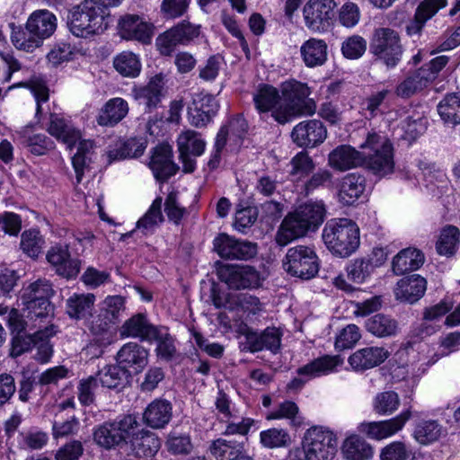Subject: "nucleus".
Wrapping results in <instances>:
<instances>
[{"instance_id":"obj_1","label":"nucleus","mask_w":460,"mask_h":460,"mask_svg":"<svg viewBox=\"0 0 460 460\" xmlns=\"http://www.w3.org/2000/svg\"><path fill=\"white\" fill-rule=\"evenodd\" d=\"M283 98L280 107L274 111V120L286 124L296 117L312 116L316 111V102L309 99L311 90L306 84L295 79L283 82L280 84Z\"/></svg>"},{"instance_id":"obj_2","label":"nucleus","mask_w":460,"mask_h":460,"mask_svg":"<svg viewBox=\"0 0 460 460\" xmlns=\"http://www.w3.org/2000/svg\"><path fill=\"white\" fill-rule=\"evenodd\" d=\"M322 238L326 248L340 258L349 257L360 245L359 227L353 220L345 217L327 221Z\"/></svg>"},{"instance_id":"obj_3","label":"nucleus","mask_w":460,"mask_h":460,"mask_svg":"<svg viewBox=\"0 0 460 460\" xmlns=\"http://www.w3.org/2000/svg\"><path fill=\"white\" fill-rule=\"evenodd\" d=\"M109 23L108 9L93 0H84L74 7L68 16L70 31L81 38L102 34Z\"/></svg>"},{"instance_id":"obj_4","label":"nucleus","mask_w":460,"mask_h":460,"mask_svg":"<svg viewBox=\"0 0 460 460\" xmlns=\"http://www.w3.org/2000/svg\"><path fill=\"white\" fill-rule=\"evenodd\" d=\"M359 147L363 150V164L375 175L385 177L394 172V148L386 136L369 132Z\"/></svg>"},{"instance_id":"obj_5","label":"nucleus","mask_w":460,"mask_h":460,"mask_svg":"<svg viewBox=\"0 0 460 460\" xmlns=\"http://www.w3.org/2000/svg\"><path fill=\"white\" fill-rule=\"evenodd\" d=\"M54 295V289L49 280L39 279L24 287L21 296L29 320L43 322L52 313L49 298Z\"/></svg>"},{"instance_id":"obj_6","label":"nucleus","mask_w":460,"mask_h":460,"mask_svg":"<svg viewBox=\"0 0 460 460\" xmlns=\"http://www.w3.org/2000/svg\"><path fill=\"white\" fill-rule=\"evenodd\" d=\"M139 430V423L137 417L126 415L119 420L104 422L97 426L93 430V440L105 448L111 449L117 446H123L126 440L137 435Z\"/></svg>"},{"instance_id":"obj_7","label":"nucleus","mask_w":460,"mask_h":460,"mask_svg":"<svg viewBox=\"0 0 460 460\" xmlns=\"http://www.w3.org/2000/svg\"><path fill=\"white\" fill-rule=\"evenodd\" d=\"M305 460H333L337 453V437L329 429L313 427L303 440Z\"/></svg>"},{"instance_id":"obj_8","label":"nucleus","mask_w":460,"mask_h":460,"mask_svg":"<svg viewBox=\"0 0 460 460\" xmlns=\"http://www.w3.org/2000/svg\"><path fill=\"white\" fill-rule=\"evenodd\" d=\"M370 52L387 67H394L402 56L399 33L390 28H377L370 41Z\"/></svg>"},{"instance_id":"obj_9","label":"nucleus","mask_w":460,"mask_h":460,"mask_svg":"<svg viewBox=\"0 0 460 460\" xmlns=\"http://www.w3.org/2000/svg\"><path fill=\"white\" fill-rule=\"evenodd\" d=\"M318 256L312 246L296 245L288 250L283 268L291 276L302 279L314 278L319 270Z\"/></svg>"},{"instance_id":"obj_10","label":"nucleus","mask_w":460,"mask_h":460,"mask_svg":"<svg viewBox=\"0 0 460 460\" xmlns=\"http://www.w3.org/2000/svg\"><path fill=\"white\" fill-rule=\"evenodd\" d=\"M216 269L219 280L225 282L230 288L244 289L255 288L260 284V274L253 267L217 261Z\"/></svg>"},{"instance_id":"obj_11","label":"nucleus","mask_w":460,"mask_h":460,"mask_svg":"<svg viewBox=\"0 0 460 460\" xmlns=\"http://www.w3.org/2000/svg\"><path fill=\"white\" fill-rule=\"evenodd\" d=\"M342 358L338 356L324 355L297 368L296 373L303 377H296L288 384V389L298 390L310 379L334 372L342 365Z\"/></svg>"},{"instance_id":"obj_12","label":"nucleus","mask_w":460,"mask_h":460,"mask_svg":"<svg viewBox=\"0 0 460 460\" xmlns=\"http://www.w3.org/2000/svg\"><path fill=\"white\" fill-rule=\"evenodd\" d=\"M214 251L223 259L247 261L257 254V244L237 239L227 234H219L213 241Z\"/></svg>"},{"instance_id":"obj_13","label":"nucleus","mask_w":460,"mask_h":460,"mask_svg":"<svg viewBox=\"0 0 460 460\" xmlns=\"http://www.w3.org/2000/svg\"><path fill=\"white\" fill-rule=\"evenodd\" d=\"M199 34V27L189 22H181L160 34L155 46L163 56H171L178 45H185Z\"/></svg>"},{"instance_id":"obj_14","label":"nucleus","mask_w":460,"mask_h":460,"mask_svg":"<svg viewBox=\"0 0 460 460\" xmlns=\"http://www.w3.org/2000/svg\"><path fill=\"white\" fill-rule=\"evenodd\" d=\"M336 6L334 0H309L303 9L306 27L313 31L327 30L335 15Z\"/></svg>"},{"instance_id":"obj_15","label":"nucleus","mask_w":460,"mask_h":460,"mask_svg":"<svg viewBox=\"0 0 460 460\" xmlns=\"http://www.w3.org/2000/svg\"><path fill=\"white\" fill-rule=\"evenodd\" d=\"M411 418V411L406 409L386 420L361 422L358 426V430L371 439L382 440L402 430Z\"/></svg>"},{"instance_id":"obj_16","label":"nucleus","mask_w":460,"mask_h":460,"mask_svg":"<svg viewBox=\"0 0 460 460\" xmlns=\"http://www.w3.org/2000/svg\"><path fill=\"white\" fill-rule=\"evenodd\" d=\"M326 137V127L321 120L315 119L299 122L291 132L293 142L303 148H314L322 144Z\"/></svg>"},{"instance_id":"obj_17","label":"nucleus","mask_w":460,"mask_h":460,"mask_svg":"<svg viewBox=\"0 0 460 460\" xmlns=\"http://www.w3.org/2000/svg\"><path fill=\"white\" fill-rule=\"evenodd\" d=\"M177 145L184 172H192L196 168V161L192 156H199L204 153L205 141L199 133L186 130L178 137Z\"/></svg>"},{"instance_id":"obj_18","label":"nucleus","mask_w":460,"mask_h":460,"mask_svg":"<svg viewBox=\"0 0 460 460\" xmlns=\"http://www.w3.org/2000/svg\"><path fill=\"white\" fill-rule=\"evenodd\" d=\"M122 39L149 44L154 35V25L137 14H126L118 22Z\"/></svg>"},{"instance_id":"obj_19","label":"nucleus","mask_w":460,"mask_h":460,"mask_svg":"<svg viewBox=\"0 0 460 460\" xmlns=\"http://www.w3.org/2000/svg\"><path fill=\"white\" fill-rule=\"evenodd\" d=\"M165 75L162 73L152 76L146 85L134 87L132 95L145 111L151 112L160 104L164 95Z\"/></svg>"},{"instance_id":"obj_20","label":"nucleus","mask_w":460,"mask_h":460,"mask_svg":"<svg viewBox=\"0 0 460 460\" xmlns=\"http://www.w3.org/2000/svg\"><path fill=\"white\" fill-rule=\"evenodd\" d=\"M48 262L55 269L59 276L66 279H73L80 271V261L71 258L68 245L56 244L47 252Z\"/></svg>"},{"instance_id":"obj_21","label":"nucleus","mask_w":460,"mask_h":460,"mask_svg":"<svg viewBox=\"0 0 460 460\" xmlns=\"http://www.w3.org/2000/svg\"><path fill=\"white\" fill-rule=\"evenodd\" d=\"M160 440L151 433H144L140 437L133 438L130 444L120 446V453H126L128 460H147L155 456L160 448Z\"/></svg>"},{"instance_id":"obj_22","label":"nucleus","mask_w":460,"mask_h":460,"mask_svg":"<svg viewBox=\"0 0 460 460\" xmlns=\"http://www.w3.org/2000/svg\"><path fill=\"white\" fill-rule=\"evenodd\" d=\"M282 335V332L276 327H268L260 333L250 332L245 336V345L253 353L267 349L277 354L280 349Z\"/></svg>"},{"instance_id":"obj_23","label":"nucleus","mask_w":460,"mask_h":460,"mask_svg":"<svg viewBox=\"0 0 460 460\" xmlns=\"http://www.w3.org/2000/svg\"><path fill=\"white\" fill-rule=\"evenodd\" d=\"M304 218L297 216L295 209L284 217L276 234V242L279 245H287L290 242L305 236L309 231H313Z\"/></svg>"},{"instance_id":"obj_24","label":"nucleus","mask_w":460,"mask_h":460,"mask_svg":"<svg viewBox=\"0 0 460 460\" xmlns=\"http://www.w3.org/2000/svg\"><path fill=\"white\" fill-rule=\"evenodd\" d=\"M116 361L122 368H132L138 373L148 363V350L142 345L130 341L124 344L117 352Z\"/></svg>"},{"instance_id":"obj_25","label":"nucleus","mask_w":460,"mask_h":460,"mask_svg":"<svg viewBox=\"0 0 460 460\" xmlns=\"http://www.w3.org/2000/svg\"><path fill=\"white\" fill-rule=\"evenodd\" d=\"M149 167L157 181H164L178 171L172 161V150L168 145H161L154 149Z\"/></svg>"},{"instance_id":"obj_26","label":"nucleus","mask_w":460,"mask_h":460,"mask_svg":"<svg viewBox=\"0 0 460 460\" xmlns=\"http://www.w3.org/2000/svg\"><path fill=\"white\" fill-rule=\"evenodd\" d=\"M363 151L349 145H341L328 155V165L339 172H345L363 164Z\"/></svg>"},{"instance_id":"obj_27","label":"nucleus","mask_w":460,"mask_h":460,"mask_svg":"<svg viewBox=\"0 0 460 460\" xmlns=\"http://www.w3.org/2000/svg\"><path fill=\"white\" fill-rule=\"evenodd\" d=\"M389 357L383 347H366L349 356V364L355 371H365L382 364Z\"/></svg>"},{"instance_id":"obj_28","label":"nucleus","mask_w":460,"mask_h":460,"mask_svg":"<svg viewBox=\"0 0 460 460\" xmlns=\"http://www.w3.org/2000/svg\"><path fill=\"white\" fill-rule=\"evenodd\" d=\"M157 327L151 324L145 314H136L128 318L119 328L121 338H134L152 341V335Z\"/></svg>"},{"instance_id":"obj_29","label":"nucleus","mask_w":460,"mask_h":460,"mask_svg":"<svg viewBox=\"0 0 460 460\" xmlns=\"http://www.w3.org/2000/svg\"><path fill=\"white\" fill-rule=\"evenodd\" d=\"M26 29L30 33H33L37 38H40V42L49 38L57 29V17L49 10L34 11L28 18Z\"/></svg>"},{"instance_id":"obj_30","label":"nucleus","mask_w":460,"mask_h":460,"mask_svg":"<svg viewBox=\"0 0 460 460\" xmlns=\"http://www.w3.org/2000/svg\"><path fill=\"white\" fill-rule=\"evenodd\" d=\"M447 0H423L416 8L412 20L406 25L409 35L419 34L425 23L431 19L440 9L446 7Z\"/></svg>"},{"instance_id":"obj_31","label":"nucleus","mask_w":460,"mask_h":460,"mask_svg":"<svg viewBox=\"0 0 460 460\" xmlns=\"http://www.w3.org/2000/svg\"><path fill=\"white\" fill-rule=\"evenodd\" d=\"M426 288V279L418 274H413L397 282L394 294L398 300L412 304L423 296Z\"/></svg>"},{"instance_id":"obj_32","label":"nucleus","mask_w":460,"mask_h":460,"mask_svg":"<svg viewBox=\"0 0 460 460\" xmlns=\"http://www.w3.org/2000/svg\"><path fill=\"white\" fill-rule=\"evenodd\" d=\"M128 103L123 98H111L100 110L96 121L100 126L113 127L128 115Z\"/></svg>"},{"instance_id":"obj_33","label":"nucleus","mask_w":460,"mask_h":460,"mask_svg":"<svg viewBox=\"0 0 460 460\" xmlns=\"http://www.w3.org/2000/svg\"><path fill=\"white\" fill-rule=\"evenodd\" d=\"M256 110L261 114L270 112L274 119V111L282 104L279 91L272 85L261 84L253 94Z\"/></svg>"},{"instance_id":"obj_34","label":"nucleus","mask_w":460,"mask_h":460,"mask_svg":"<svg viewBox=\"0 0 460 460\" xmlns=\"http://www.w3.org/2000/svg\"><path fill=\"white\" fill-rule=\"evenodd\" d=\"M425 261L423 252L413 247L400 251L393 259L392 268L396 275H403L420 269Z\"/></svg>"},{"instance_id":"obj_35","label":"nucleus","mask_w":460,"mask_h":460,"mask_svg":"<svg viewBox=\"0 0 460 460\" xmlns=\"http://www.w3.org/2000/svg\"><path fill=\"white\" fill-rule=\"evenodd\" d=\"M341 454L346 460H369L374 448L361 436L349 434L342 442Z\"/></svg>"},{"instance_id":"obj_36","label":"nucleus","mask_w":460,"mask_h":460,"mask_svg":"<svg viewBox=\"0 0 460 460\" xmlns=\"http://www.w3.org/2000/svg\"><path fill=\"white\" fill-rule=\"evenodd\" d=\"M172 407L170 402L158 399L148 404L143 414L147 426L153 429L164 428L171 420Z\"/></svg>"},{"instance_id":"obj_37","label":"nucleus","mask_w":460,"mask_h":460,"mask_svg":"<svg viewBox=\"0 0 460 460\" xmlns=\"http://www.w3.org/2000/svg\"><path fill=\"white\" fill-rule=\"evenodd\" d=\"M48 131L51 136L62 141L69 148L74 146L81 138L80 131L77 130L70 121L57 114L50 115Z\"/></svg>"},{"instance_id":"obj_38","label":"nucleus","mask_w":460,"mask_h":460,"mask_svg":"<svg viewBox=\"0 0 460 460\" xmlns=\"http://www.w3.org/2000/svg\"><path fill=\"white\" fill-rule=\"evenodd\" d=\"M327 44L323 40L311 38L300 47V54L307 67L323 66L327 60Z\"/></svg>"},{"instance_id":"obj_39","label":"nucleus","mask_w":460,"mask_h":460,"mask_svg":"<svg viewBox=\"0 0 460 460\" xmlns=\"http://www.w3.org/2000/svg\"><path fill=\"white\" fill-rule=\"evenodd\" d=\"M93 155L94 153L93 141H79L76 153L72 158V164L75 172L77 184L81 183L85 174L91 172V164L93 163Z\"/></svg>"},{"instance_id":"obj_40","label":"nucleus","mask_w":460,"mask_h":460,"mask_svg":"<svg viewBox=\"0 0 460 460\" xmlns=\"http://www.w3.org/2000/svg\"><path fill=\"white\" fill-rule=\"evenodd\" d=\"M95 296L93 294H73L66 301V311L70 318L86 319L92 314Z\"/></svg>"},{"instance_id":"obj_41","label":"nucleus","mask_w":460,"mask_h":460,"mask_svg":"<svg viewBox=\"0 0 460 460\" xmlns=\"http://www.w3.org/2000/svg\"><path fill=\"white\" fill-rule=\"evenodd\" d=\"M365 190V178L359 174L349 173L341 182L339 199L344 205H352Z\"/></svg>"},{"instance_id":"obj_42","label":"nucleus","mask_w":460,"mask_h":460,"mask_svg":"<svg viewBox=\"0 0 460 460\" xmlns=\"http://www.w3.org/2000/svg\"><path fill=\"white\" fill-rule=\"evenodd\" d=\"M366 329L368 332L378 338L391 337L399 331L395 319L384 314H376L366 321Z\"/></svg>"},{"instance_id":"obj_43","label":"nucleus","mask_w":460,"mask_h":460,"mask_svg":"<svg viewBox=\"0 0 460 460\" xmlns=\"http://www.w3.org/2000/svg\"><path fill=\"white\" fill-rule=\"evenodd\" d=\"M429 81L420 70V67L410 73L395 88V94L402 99H408L422 91L429 84Z\"/></svg>"},{"instance_id":"obj_44","label":"nucleus","mask_w":460,"mask_h":460,"mask_svg":"<svg viewBox=\"0 0 460 460\" xmlns=\"http://www.w3.org/2000/svg\"><path fill=\"white\" fill-rule=\"evenodd\" d=\"M95 376L102 386L114 389L128 382L129 372L122 368L119 364L109 365L100 369Z\"/></svg>"},{"instance_id":"obj_45","label":"nucleus","mask_w":460,"mask_h":460,"mask_svg":"<svg viewBox=\"0 0 460 460\" xmlns=\"http://www.w3.org/2000/svg\"><path fill=\"white\" fill-rule=\"evenodd\" d=\"M295 211L297 216L304 218L305 223L309 225L313 231H315L323 222L326 214L325 206L323 201H308L299 205Z\"/></svg>"},{"instance_id":"obj_46","label":"nucleus","mask_w":460,"mask_h":460,"mask_svg":"<svg viewBox=\"0 0 460 460\" xmlns=\"http://www.w3.org/2000/svg\"><path fill=\"white\" fill-rule=\"evenodd\" d=\"M438 112L445 123L460 124V92L447 94L438 104Z\"/></svg>"},{"instance_id":"obj_47","label":"nucleus","mask_w":460,"mask_h":460,"mask_svg":"<svg viewBox=\"0 0 460 460\" xmlns=\"http://www.w3.org/2000/svg\"><path fill=\"white\" fill-rule=\"evenodd\" d=\"M152 341L156 342L155 352L158 358L170 361L176 356L175 340L169 333L167 328L157 327L152 335Z\"/></svg>"},{"instance_id":"obj_48","label":"nucleus","mask_w":460,"mask_h":460,"mask_svg":"<svg viewBox=\"0 0 460 460\" xmlns=\"http://www.w3.org/2000/svg\"><path fill=\"white\" fill-rule=\"evenodd\" d=\"M116 71L124 77L135 78L141 72L139 58L131 51H123L113 59Z\"/></svg>"},{"instance_id":"obj_49","label":"nucleus","mask_w":460,"mask_h":460,"mask_svg":"<svg viewBox=\"0 0 460 460\" xmlns=\"http://www.w3.org/2000/svg\"><path fill=\"white\" fill-rule=\"evenodd\" d=\"M209 450L217 460H234L244 451V445L235 440L217 438L212 442Z\"/></svg>"},{"instance_id":"obj_50","label":"nucleus","mask_w":460,"mask_h":460,"mask_svg":"<svg viewBox=\"0 0 460 460\" xmlns=\"http://www.w3.org/2000/svg\"><path fill=\"white\" fill-rule=\"evenodd\" d=\"M442 434V427L436 420H421L417 423L413 436L422 445H428L437 441Z\"/></svg>"},{"instance_id":"obj_51","label":"nucleus","mask_w":460,"mask_h":460,"mask_svg":"<svg viewBox=\"0 0 460 460\" xmlns=\"http://www.w3.org/2000/svg\"><path fill=\"white\" fill-rule=\"evenodd\" d=\"M401 403L400 397L394 391L378 393L373 400V410L379 415H392Z\"/></svg>"},{"instance_id":"obj_52","label":"nucleus","mask_w":460,"mask_h":460,"mask_svg":"<svg viewBox=\"0 0 460 460\" xmlns=\"http://www.w3.org/2000/svg\"><path fill=\"white\" fill-rule=\"evenodd\" d=\"M289 165L291 167L289 175L297 179L308 176L315 169V164L306 151H300L294 155Z\"/></svg>"},{"instance_id":"obj_53","label":"nucleus","mask_w":460,"mask_h":460,"mask_svg":"<svg viewBox=\"0 0 460 460\" xmlns=\"http://www.w3.org/2000/svg\"><path fill=\"white\" fill-rule=\"evenodd\" d=\"M146 147V140L131 137L125 141L119 149L110 151L109 157L112 160L138 157L143 155Z\"/></svg>"},{"instance_id":"obj_54","label":"nucleus","mask_w":460,"mask_h":460,"mask_svg":"<svg viewBox=\"0 0 460 460\" xmlns=\"http://www.w3.org/2000/svg\"><path fill=\"white\" fill-rule=\"evenodd\" d=\"M162 198H156L148 211L137 221V227L145 234L153 233L155 227L163 221Z\"/></svg>"},{"instance_id":"obj_55","label":"nucleus","mask_w":460,"mask_h":460,"mask_svg":"<svg viewBox=\"0 0 460 460\" xmlns=\"http://www.w3.org/2000/svg\"><path fill=\"white\" fill-rule=\"evenodd\" d=\"M460 232L457 227L448 226L445 227L437 242L436 248L440 255H452L457 247Z\"/></svg>"},{"instance_id":"obj_56","label":"nucleus","mask_w":460,"mask_h":460,"mask_svg":"<svg viewBox=\"0 0 460 460\" xmlns=\"http://www.w3.org/2000/svg\"><path fill=\"white\" fill-rule=\"evenodd\" d=\"M374 270L373 266L365 257L351 261L346 267L348 279L357 284L365 282Z\"/></svg>"},{"instance_id":"obj_57","label":"nucleus","mask_w":460,"mask_h":460,"mask_svg":"<svg viewBox=\"0 0 460 460\" xmlns=\"http://www.w3.org/2000/svg\"><path fill=\"white\" fill-rule=\"evenodd\" d=\"M25 319L20 314L17 309H11L7 314V323L13 332H16L17 334H21L22 332H26L27 331H36L42 330L41 326L39 323L40 320H29L27 317V312H24Z\"/></svg>"},{"instance_id":"obj_58","label":"nucleus","mask_w":460,"mask_h":460,"mask_svg":"<svg viewBox=\"0 0 460 460\" xmlns=\"http://www.w3.org/2000/svg\"><path fill=\"white\" fill-rule=\"evenodd\" d=\"M11 41L16 49L26 52H32L42 44L40 38L30 33L26 28H13Z\"/></svg>"},{"instance_id":"obj_59","label":"nucleus","mask_w":460,"mask_h":460,"mask_svg":"<svg viewBox=\"0 0 460 460\" xmlns=\"http://www.w3.org/2000/svg\"><path fill=\"white\" fill-rule=\"evenodd\" d=\"M45 244L43 237L36 229L24 231L21 237V248L31 258H37Z\"/></svg>"},{"instance_id":"obj_60","label":"nucleus","mask_w":460,"mask_h":460,"mask_svg":"<svg viewBox=\"0 0 460 460\" xmlns=\"http://www.w3.org/2000/svg\"><path fill=\"white\" fill-rule=\"evenodd\" d=\"M261 443L268 448L285 447L291 444V438L283 429H270L260 434Z\"/></svg>"},{"instance_id":"obj_61","label":"nucleus","mask_w":460,"mask_h":460,"mask_svg":"<svg viewBox=\"0 0 460 460\" xmlns=\"http://www.w3.org/2000/svg\"><path fill=\"white\" fill-rule=\"evenodd\" d=\"M125 311V300L120 296H107L100 305V312L116 324Z\"/></svg>"},{"instance_id":"obj_62","label":"nucleus","mask_w":460,"mask_h":460,"mask_svg":"<svg viewBox=\"0 0 460 460\" xmlns=\"http://www.w3.org/2000/svg\"><path fill=\"white\" fill-rule=\"evenodd\" d=\"M360 338L359 328L356 324H348L337 334L334 343L335 349L340 351L351 349Z\"/></svg>"},{"instance_id":"obj_63","label":"nucleus","mask_w":460,"mask_h":460,"mask_svg":"<svg viewBox=\"0 0 460 460\" xmlns=\"http://www.w3.org/2000/svg\"><path fill=\"white\" fill-rule=\"evenodd\" d=\"M22 143L29 148L31 154L36 155H43L55 147L54 142L44 134L23 136Z\"/></svg>"},{"instance_id":"obj_64","label":"nucleus","mask_w":460,"mask_h":460,"mask_svg":"<svg viewBox=\"0 0 460 460\" xmlns=\"http://www.w3.org/2000/svg\"><path fill=\"white\" fill-rule=\"evenodd\" d=\"M380 458L381 460H412L414 455L406 444L394 441L382 449Z\"/></svg>"}]
</instances>
